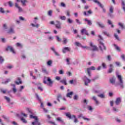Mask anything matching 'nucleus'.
<instances>
[{"label": "nucleus", "mask_w": 125, "mask_h": 125, "mask_svg": "<svg viewBox=\"0 0 125 125\" xmlns=\"http://www.w3.org/2000/svg\"><path fill=\"white\" fill-rule=\"evenodd\" d=\"M15 7H16V8H17L18 9V12L19 13H20L21 12H23V9L22 8V7H21L19 6V4H18V3L16 2L15 3Z\"/></svg>", "instance_id": "obj_11"}, {"label": "nucleus", "mask_w": 125, "mask_h": 125, "mask_svg": "<svg viewBox=\"0 0 125 125\" xmlns=\"http://www.w3.org/2000/svg\"><path fill=\"white\" fill-rule=\"evenodd\" d=\"M4 61V59H3V58L1 56H0V63L1 64Z\"/></svg>", "instance_id": "obj_57"}, {"label": "nucleus", "mask_w": 125, "mask_h": 125, "mask_svg": "<svg viewBox=\"0 0 125 125\" xmlns=\"http://www.w3.org/2000/svg\"><path fill=\"white\" fill-rule=\"evenodd\" d=\"M61 25H62V23L60 21H55V25L56 28L58 29V30H60L62 28Z\"/></svg>", "instance_id": "obj_10"}, {"label": "nucleus", "mask_w": 125, "mask_h": 125, "mask_svg": "<svg viewBox=\"0 0 125 125\" xmlns=\"http://www.w3.org/2000/svg\"><path fill=\"white\" fill-rule=\"evenodd\" d=\"M24 88H25V87L24 86H21L20 88L19 89V92H22V91L23 90V89H24Z\"/></svg>", "instance_id": "obj_44"}, {"label": "nucleus", "mask_w": 125, "mask_h": 125, "mask_svg": "<svg viewBox=\"0 0 125 125\" xmlns=\"http://www.w3.org/2000/svg\"><path fill=\"white\" fill-rule=\"evenodd\" d=\"M20 119L22 123H23V124H27V123H28L27 120H26V119H25L24 117H21Z\"/></svg>", "instance_id": "obj_32"}, {"label": "nucleus", "mask_w": 125, "mask_h": 125, "mask_svg": "<svg viewBox=\"0 0 125 125\" xmlns=\"http://www.w3.org/2000/svg\"><path fill=\"white\" fill-rule=\"evenodd\" d=\"M11 86H13L12 91L13 93H16L17 92V89L15 88V84H11Z\"/></svg>", "instance_id": "obj_26"}, {"label": "nucleus", "mask_w": 125, "mask_h": 125, "mask_svg": "<svg viewBox=\"0 0 125 125\" xmlns=\"http://www.w3.org/2000/svg\"><path fill=\"white\" fill-rule=\"evenodd\" d=\"M74 100H78L79 99V96L78 95H75L73 97Z\"/></svg>", "instance_id": "obj_50"}, {"label": "nucleus", "mask_w": 125, "mask_h": 125, "mask_svg": "<svg viewBox=\"0 0 125 125\" xmlns=\"http://www.w3.org/2000/svg\"><path fill=\"white\" fill-rule=\"evenodd\" d=\"M6 51H10V52H12L14 54L15 53V51H14V49H13V47H12L11 46H8L6 48Z\"/></svg>", "instance_id": "obj_13"}, {"label": "nucleus", "mask_w": 125, "mask_h": 125, "mask_svg": "<svg viewBox=\"0 0 125 125\" xmlns=\"http://www.w3.org/2000/svg\"><path fill=\"white\" fill-rule=\"evenodd\" d=\"M91 99L93 100V101H95V103L97 105L99 104V102L97 100V98L96 96H93Z\"/></svg>", "instance_id": "obj_23"}, {"label": "nucleus", "mask_w": 125, "mask_h": 125, "mask_svg": "<svg viewBox=\"0 0 125 125\" xmlns=\"http://www.w3.org/2000/svg\"><path fill=\"white\" fill-rule=\"evenodd\" d=\"M96 24L99 28H101V29H105V24H104V23L101 22L99 20H97L96 21Z\"/></svg>", "instance_id": "obj_6"}, {"label": "nucleus", "mask_w": 125, "mask_h": 125, "mask_svg": "<svg viewBox=\"0 0 125 125\" xmlns=\"http://www.w3.org/2000/svg\"><path fill=\"white\" fill-rule=\"evenodd\" d=\"M83 103L85 105H87V103H88V100H86V99H84L83 100Z\"/></svg>", "instance_id": "obj_46"}, {"label": "nucleus", "mask_w": 125, "mask_h": 125, "mask_svg": "<svg viewBox=\"0 0 125 125\" xmlns=\"http://www.w3.org/2000/svg\"><path fill=\"white\" fill-rule=\"evenodd\" d=\"M90 46L91 47H92V51H95L97 50V47L94 45H93V43L92 42H90Z\"/></svg>", "instance_id": "obj_21"}, {"label": "nucleus", "mask_w": 125, "mask_h": 125, "mask_svg": "<svg viewBox=\"0 0 125 125\" xmlns=\"http://www.w3.org/2000/svg\"><path fill=\"white\" fill-rule=\"evenodd\" d=\"M70 51H71V48L70 47H65L62 49V53H66V52H69Z\"/></svg>", "instance_id": "obj_15"}, {"label": "nucleus", "mask_w": 125, "mask_h": 125, "mask_svg": "<svg viewBox=\"0 0 125 125\" xmlns=\"http://www.w3.org/2000/svg\"><path fill=\"white\" fill-rule=\"evenodd\" d=\"M60 83H63V84H64V85H67V84H68V83H67L66 78H64L63 79L61 80Z\"/></svg>", "instance_id": "obj_29"}, {"label": "nucleus", "mask_w": 125, "mask_h": 125, "mask_svg": "<svg viewBox=\"0 0 125 125\" xmlns=\"http://www.w3.org/2000/svg\"><path fill=\"white\" fill-rule=\"evenodd\" d=\"M107 59L108 61H111V60L112 59V58H111V56H110V55L107 56Z\"/></svg>", "instance_id": "obj_63"}, {"label": "nucleus", "mask_w": 125, "mask_h": 125, "mask_svg": "<svg viewBox=\"0 0 125 125\" xmlns=\"http://www.w3.org/2000/svg\"><path fill=\"white\" fill-rule=\"evenodd\" d=\"M62 43L63 44H67V43H68V39L63 38Z\"/></svg>", "instance_id": "obj_31"}, {"label": "nucleus", "mask_w": 125, "mask_h": 125, "mask_svg": "<svg viewBox=\"0 0 125 125\" xmlns=\"http://www.w3.org/2000/svg\"><path fill=\"white\" fill-rule=\"evenodd\" d=\"M60 18L61 19V20H63V21H65V20H66V17L64 16H60Z\"/></svg>", "instance_id": "obj_49"}, {"label": "nucleus", "mask_w": 125, "mask_h": 125, "mask_svg": "<svg viewBox=\"0 0 125 125\" xmlns=\"http://www.w3.org/2000/svg\"><path fill=\"white\" fill-rule=\"evenodd\" d=\"M102 66L103 69H107V66L106 65V64H105V63L103 62L102 64Z\"/></svg>", "instance_id": "obj_54"}, {"label": "nucleus", "mask_w": 125, "mask_h": 125, "mask_svg": "<svg viewBox=\"0 0 125 125\" xmlns=\"http://www.w3.org/2000/svg\"><path fill=\"white\" fill-rule=\"evenodd\" d=\"M56 40L58 42H61V39H60V38L58 36H56Z\"/></svg>", "instance_id": "obj_62"}, {"label": "nucleus", "mask_w": 125, "mask_h": 125, "mask_svg": "<svg viewBox=\"0 0 125 125\" xmlns=\"http://www.w3.org/2000/svg\"><path fill=\"white\" fill-rule=\"evenodd\" d=\"M112 111L113 112H114V113H117L119 111V109L117 108L116 107H113L112 108Z\"/></svg>", "instance_id": "obj_39"}, {"label": "nucleus", "mask_w": 125, "mask_h": 125, "mask_svg": "<svg viewBox=\"0 0 125 125\" xmlns=\"http://www.w3.org/2000/svg\"><path fill=\"white\" fill-rule=\"evenodd\" d=\"M4 98L7 101V102H10V98L7 97V96H4Z\"/></svg>", "instance_id": "obj_56"}, {"label": "nucleus", "mask_w": 125, "mask_h": 125, "mask_svg": "<svg viewBox=\"0 0 125 125\" xmlns=\"http://www.w3.org/2000/svg\"><path fill=\"white\" fill-rule=\"evenodd\" d=\"M66 61L67 65H70L71 64V62H70V59L69 58H67Z\"/></svg>", "instance_id": "obj_58"}, {"label": "nucleus", "mask_w": 125, "mask_h": 125, "mask_svg": "<svg viewBox=\"0 0 125 125\" xmlns=\"http://www.w3.org/2000/svg\"><path fill=\"white\" fill-rule=\"evenodd\" d=\"M47 14L48 16H50V17H51V16H52V10H50L48 11Z\"/></svg>", "instance_id": "obj_47"}, {"label": "nucleus", "mask_w": 125, "mask_h": 125, "mask_svg": "<svg viewBox=\"0 0 125 125\" xmlns=\"http://www.w3.org/2000/svg\"><path fill=\"white\" fill-rule=\"evenodd\" d=\"M114 71V65L112 64L109 65V68L107 71L108 74H111Z\"/></svg>", "instance_id": "obj_16"}, {"label": "nucleus", "mask_w": 125, "mask_h": 125, "mask_svg": "<svg viewBox=\"0 0 125 125\" xmlns=\"http://www.w3.org/2000/svg\"><path fill=\"white\" fill-rule=\"evenodd\" d=\"M75 22L77 25H82V21L78 19H75Z\"/></svg>", "instance_id": "obj_33"}, {"label": "nucleus", "mask_w": 125, "mask_h": 125, "mask_svg": "<svg viewBox=\"0 0 125 125\" xmlns=\"http://www.w3.org/2000/svg\"><path fill=\"white\" fill-rule=\"evenodd\" d=\"M17 81L14 82L16 84H17V85H19V84H22V81H21V78L20 77H18L17 78Z\"/></svg>", "instance_id": "obj_17"}, {"label": "nucleus", "mask_w": 125, "mask_h": 125, "mask_svg": "<svg viewBox=\"0 0 125 125\" xmlns=\"http://www.w3.org/2000/svg\"><path fill=\"white\" fill-rule=\"evenodd\" d=\"M121 57L122 60H123V61H125V55H124V54L122 55L121 56Z\"/></svg>", "instance_id": "obj_60"}, {"label": "nucleus", "mask_w": 125, "mask_h": 125, "mask_svg": "<svg viewBox=\"0 0 125 125\" xmlns=\"http://www.w3.org/2000/svg\"><path fill=\"white\" fill-rule=\"evenodd\" d=\"M103 34H104V35L107 36V37H110V34L109 33H108V32L107 31H103Z\"/></svg>", "instance_id": "obj_48"}, {"label": "nucleus", "mask_w": 125, "mask_h": 125, "mask_svg": "<svg viewBox=\"0 0 125 125\" xmlns=\"http://www.w3.org/2000/svg\"><path fill=\"white\" fill-rule=\"evenodd\" d=\"M67 22L68 24H73V23H74V21L70 18H68L67 19Z\"/></svg>", "instance_id": "obj_35"}, {"label": "nucleus", "mask_w": 125, "mask_h": 125, "mask_svg": "<svg viewBox=\"0 0 125 125\" xmlns=\"http://www.w3.org/2000/svg\"><path fill=\"white\" fill-rule=\"evenodd\" d=\"M121 103H122V98L121 97L117 98L115 101L114 102L115 104L117 106H119V105H120V104H121Z\"/></svg>", "instance_id": "obj_12"}, {"label": "nucleus", "mask_w": 125, "mask_h": 125, "mask_svg": "<svg viewBox=\"0 0 125 125\" xmlns=\"http://www.w3.org/2000/svg\"><path fill=\"white\" fill-rule=\"evenodd\" d=\"M109 12L110 13H114V8L112 6L109 8Z\"/></svg>", "instance_id": "obj_45"}, {"label": "nucleus", "mask_w": 125, "mask_h": 125, "mask_svg": "<svg viewBox=\"0 0 125 125\" xmlns=\"http://www.w3.org/2000/svg\"><path fill=\"white\" fill-rule=\"evenodd\" d=\"M117 77L118 79L119 82V85L120 87L122 88H124V81H123V78H122V76L120 75H117Z\"/></svg>", "instance_id": "obj_5"}, {"label": "nucleus", "mask_w": 125, "mask_h": 125, "mask_svg": "<svg viewBox=\"0 0 125 125\" xmlns=\"http://www.w3.org/2000/svg\"><path fill=\"white\" fill-rule=\"evenodd\" d=\"M11 123L13 125H19L17 123H16L15 121L11 122Z\"/></svg>", "instance_id": "obj_64"}, {"label": "nucleus", "mask_w": 125, "mask_h": 125, "mask_svg": "<svg viewBox=\"0 0 125 125\" xmlns=\"http://www.w3.org/2000/svg\"><path fill=\"white\" fill-rule=\"evenodd\" d=\"M15 25L12 24L9 26L8 30H7L8 34H15Z\"/></svg>", "instance_id": "obj_4"}, {"label": "nucleus", "mask_w": 125, "mask_h": 125, "mask_svg": "<svg viewBox=\"0 0 125 125\" xmlns=\"http://www.w3.org/2000/svg\"><path fill=\"white\" fill-rule=\"evenodd\" d=\"M96 68L94 66H91L89 68H87V73L88 74V77H91V73H90V71H95Z\"/></svg>", "instance_id": "obj_9"}, {"label": "nucleus", "mask_w": 125, "mask_h": 125, "mask_svg": "<svg viewBox=\"0 0 125 125\" xmlns=\"http://www.w3.org/2000/svg\"><path fill=\"white\" fill-rule=\"evenodd\" d=\"M87 109L88 110V111H90V112H92V111H93V108H92V107H91L90 105H87Z\"/></svg>", "instance_id": "obj_36"}, {"label": "nucleus", "mask_w": 125, "mask_h": 125, "mask_svg": "<svg viewBox=\"0 0 125 125\" xmlns=\"http://www.w3.org/2000/svg\"><path fill=\"white\" fill-rule=\"evenodd\" d=\"M73 94H74V92L73 91H71L69 92L68 93H67L66 95V96L68 98H72V96L73 95Z\"/></svg>", "instance_id": "obj_24"}, {"label": "nucleus", "mask_w": 125, "mask_h": 125, "mask_svg": "<svg viewBox=\"0 0 125 125\" xmlns=\"http://www.w3.org/2000/svg\"><path fill=\"white\" fill-rule=\"evenodd\" d=\"M60 6H61V7H66V4L62 2L61 3Z\"/></svg>", "instance_id": "obj_55"}, {"label": "nucleus", "mask_w": 125, "mask_h": 125, "mask_svg": "<svg viewBox=\"0 0 125 125\" xmlns=\"http://www.w3.org/2000/svg\"><path fill=\"white\" fill-rule=\"evenodd\" d=\"M8 4L10 7H12V6H13V2H12V1H9Z\"/></svg>", "instance_id": "obj_38"}, {"label": "nucleus", "mask_w": 125, "mask_h": 125, "mask_svg": "<svg viewBox=\"0 0 125 125\" xmlns=\"http://www.w3.org/2000/svg\"><path fill=\"white\" fill-rule=\"evenodd\" d=\"M27 0H21V2L22 3V5L26 6V2H27Z\"/></svg>", "instance_id": "obj_34"}, {"label": "nucleus", "mask_w": 125, "mask_h": 125, "mask_svg": "<svg viewBox=\"0 0 125 125\" xmlns=\"http://www.w3.org/2000/svg\"><path fill=\"white\" fill-rule=\"evenodd\" d=\"M113 13H109L108 14V16L110 17V18H114V15L112 14Z\"/></svg>", "instance_id": "obj_53"}, {"label": "nucleus", "mask_w": 125, "mask_h": 125, "mask_svg": "<svg viewBox=\"0 0 125 125\" xmlns=\"http://www.w3.org/2000/svg\"><path fill=\"white\" fill-rule=\"evenodd\" d=\"M47 66H51L52 65V61L49 60L47 62Z\"/></svg>", "instance_id": "obj_41"}, {"label": "nucleus", "mask_w": 125, "mask_h": 125, "mask_svg": "<svg viewBox=\"0 0 125 125\" xmlns=\"http://www.w3.org/2000/svg\"><path fill=\"white\" fill-rule=\"evenodd\" d=\"M92 11H91V10H89L87 11V13L86 11L83 12V15H84V16H89V15L92 14Z\"/></svg>", "instance_id": "obj_20"}, {"label": "nucleus", "mask_w": 125, "mask_h": 125, "mask_svg": "<svg viewBox=\"0 0 125 125\" xmlns=\"http://www.w3.org/2000/svg\"><path fill=\"white\" fill-rule=\"evenodd\" d=\"M84 21L87 22V24L88 25V26H91V25H92V22L91 21L88 20L87 19H84Z\"/></svg>", "instance_id": "obj_28"}, {"label": "nucleus", "mask_w": 125, "mask_h": 125, "mask_svg": "<svg viewBox=\"0 0 125 125\" xmlns=\"http://www.w3.org/2000/svg\"><path fill=\"white\" fill-rule=\"evenodd\" d=\"M98 97H100V98H105V95L103 94H101L98 95Z\"/></svg>", "instance_id": "obj_52"}, {"label": "nucleus", "mask_w": 125, "mask_h": 125, "mask_svg": "<svg viewBox=\"0 0 125 125\" xmlns=\"http://www.w3.org/2000/svg\"><path fill=\"white\" fill-rule=\"evenodd\" d=\"M93 1H94V2L95 3H97L99 6L103 9V11L104 13L106 12V10L104 8V6L102 5V4H101V3H100V2L98 1L97 0H93Z\"/></svg>", "instance_id": "obj_8"}, {"label": "nucleus", "mask_w": 125, "mask_h": 125, "mask_svg": "<svg viewBox=\"0 0 125 125\" xmlns=\"http://www.w3.org/2000/svg\"><path fill=\"white\" fill-rule=\"evenodd\" d=\"M65 116L67 117V118H68L70 120H72L73 119H74V123H78L79 122L78 121V119H77V117L75 115H71V113L70 112H67L65 113Z\"/></svg>", "instance_id": "obj_3"}, {"label": "nucleus", "mask_w": 125, "mask_h": 125, "mask_svg": "<svg viewBox=\"0 0 125 125\" xmlns=\"http://www.w3.org/2000/svg\"><path fill=\"white\" fill-rule=\"evenodd\" d=\"M82 79L85 83V85L86 86L88 85V84L90 83V82H91V80L86 77V76L83 77Z\"/></svg>", "instance_id": "obj_7"}, {"label": "nucleus", "mask_w": 125, "mask_h": 125, "mask_svg": "<svg viewBox=\"0 0 125 125\" xmlns=\"http://www.w3.org/2000/svg\"><path fill=\"white\" fill-rule=\"evenodd\" d=\"M43 83L45 84H47L49 86H51V85L53 83V81L51 80L50 78L44 77Z\"/></svg>", "instance_id": "obj_2"}, {"label": "nucleus", "mask_w": 125, "mask_h": 125, "mask_svg": "<svg viewBox=\"0 0 125 125\" xmlns=\"http://www.w3.org/2000/svg\"><path fill=\"white\" fill-rule=\"evenodd\" d=\"M81 35H86V36H89V34L87 32V31H86V29L85 28L82 29L81 31Z\"/></svg>", "instance_id": "obj_18"}, {"label": "nucleus", "mask_w": 125, "mask_h": 125, "mask_svg": "<svg viewBox=\"0 0 125 125\" xmlns=\"http://www.w3.org/2000/svg\"><path fill=\"white\" fill-rule=\"evenodd\" d=\"M42 72L44 74H46V75L48 74V71H47V70H46V69L44 68H42Z\"/></svg>", "instance_id": "obj_40"}, {"label": "nucleus", "mask_w": 125, "mask_h": 125, "mask_svg": "<svg viewBox=\"0 0 125 125\" xmlns=\"http://www.w3.org/2000/svg\"><path fill=\"white\" fill-rule=\"evenodd\" d=\"M50 49L53 52L56 56H60V54H59V53H58L57 52H56V50H55V48H54V46L50 47Z\"/></svg>", "instance_id": "obj_19"}, {"label": "nucleus", "mask_w": 125, "mask_h": 125, "mask_svg": "<svg viewBox=\"0 0 125 125\" xmlns=\"http://www.w3.org/2000/svg\"><path fill=\"white\" fill-rule=\"evenodd\" d=\"M75 45H76L77 46H80V47H82V44L79 42H75Z\"/></svg>", "instance_id": "obj_51"}, {"label": "nucleus", "mask_w": 125, "mask_h": 125, "mask_svg": "<svg viewBox=\"0 0 125 125\" xmlns=\"http://www.w3.org/2000/svg\"><path fill=\"white\" fill-rule=\"evenodd\" d=\"M33 22L34 23H31V26H32V27H33V28H37L38 29V28L40 27V24L37 23V21L36 20L33 21Z\"/></svg>", "instance_id": "obj_14"}, {"label": "nucleus", "mask_w": 125, "mask_h": 125, "mask_svg": "<svg viewBox=\"0 0 125 125\" xmlns=\"http://www.w3.org/2000/svg\"><path fill=\"white\" fill-rule=\"evenodd\" d=\"M0 12H1V13H5V11H4L2 7L0 8Z\"/></svg>", "instance_id": "obj_61"}, {"label": "nucleus", "mask_w": 125, "mask_h": 125, "mask_svg": "<svg viewBox=\"0 0 125 125\" xmlns=\"http://www.w3.org/2000/svg\"><path fill=\"white\" fill-rule=\"evenodd\" d=\"M0 91L3 93V94H5V93L7 92V89L3 90V89H0Z\"/></svg>", "instance_id": "obj_37"}, {"label": "nucleus", "mask_w": 125, "mask_h": 125, "mask_svg": "<svg viewBox=\"0 0 125 125\" xmlns=\"http://www.w3.org/2000/svg\"><path fill=\"white\" fill-rule=\"evenodd\" d=\"M16 45L18 46V47H23V45L19 42L16 43Z\"/></svg>", "instance_id": "obj_43"}, {"label": "nucleus", "mask_w": 125, "mask_h": 125, "mask_svg": "<svg viewBox=\"0 0 125 125\" xmlns=\"http://www.w3.org/2000/svg\"><path fill=\"white\" fill-rule=\"evenodd\" d=\"M110 83L112 84H115V83H116V79L114 77H112V78L110 79Z\"/></svg>", "instance_id": "obj_27"}, {"label": "nucleus", "mask_w": 125, "mask_h": 125, "mask_svg": "<svg viewBox=\"0 0 125 125\" xmlns=\"http://www.w3.org/2000/svg\"><path fill=\"white\" fill-rule=\"evenodd\" d=\"M99 38L100 39L98 40L99 46L100 48V50L101 51H103V50H106V46H105V45H104V43L102 42V41H103V38H102L101 35H99Z\"/></svg>", "instance_id": "obj_1"}, {"label": "nucleus", "mask_w": 125, "mask_h": 125, "mask_svg": "<svg viewBox=\"0 0 125 125\" xmlns=\"http://www.w3.org/2000/svg\"><path fill=\"white\" fill-rule=\"evenodd\" d=\"M56 120L57 121V122H59V123H61L63 125H66V123H65L64 121L62 120V118H61V117H58Z\"/></svg>", "instance_id": "obj_22"}, {"label": "nucleus", "mask_w": 125, "mask_h": 125, "mask_svg": "<svg viewBox=\"0 0 125 125\" xmlns=\"http://www.w3.org/2000/svg\"><path fill=\"white\" fill-rule=\"evenodd\" d=\"M11 82V79L10 78H8L4 82H2L1 83L2 84H7V83H8Z\"/></svg>", "instance_id": "obj_25"}, {"label": "nucleus", "mask_w": 125, "mask_h": 125, "mask_svg": "<svg viewBox=\"0 0 125 125\" xmlns=\"http://www.w3.org/2000/svg\"><path fill=\"white\" fill-rule=\"evenodd\" d=\"M114 46L117 51H118L119 52H121V48L119 47V46L117 45L116 44H114Z\"/></svg>", "instance_id": "obj_30"}, {"label": "nucleus", "mask_w": 125, "mask_h": 125, "mask_svg": "<svg viewBox=\"0 0 125 125\" xmlns=\"http://www.w3.org/2000/svg\"><path fill=\"white\" fill-rule=\"evenodd\" d=\"M118 25H119L120 27H121V29H122L125 28V26L124 25V24L122 23V22H119Z\"/></svg>", "instance_id": "obj_42"}, {"label": "nucleus", "mask_w": 125, "mask_h": 125, "mask_svg": "<svg viewBox=\"0 0 125 125\" xmlns=\"http://www.w3.org/2000/svg\"><path fill=\"white\" fill-rule=\"evenodd\" d=\"M35 95L36 96V98L37 100H39V101H41V98H40V96H39V95H38V94H35Z\"/></svg>", "instance_id": "obj_59"}]
</instances>
